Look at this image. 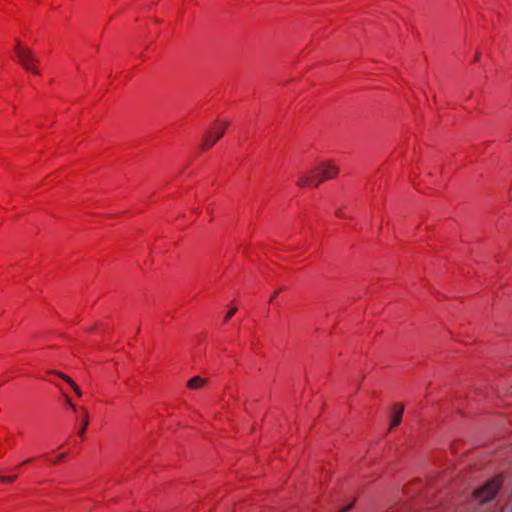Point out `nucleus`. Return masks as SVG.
<instances>
[{
  "label": "nucleus",
  "mask_w": 512,
  "mask_h": 512,
  "mask_svg": "<svg viewBox=\"0 0 512 512\" xmlns=\"http://www.w3.org/2000/svg\"><path fill=\"white\" fill-rule=\"evenodd\" d=\"M339 173V168L331 161L320 163L315 170L307 175H302L297 185L299 187L318 186L325 180L334 179Z\"/></svg>",
  "instance_id": "obj_1"
},
{
  "label": "nucleus",
  "mask_w": 512,
  "mask_h": 512,
  "mask_svg": "<svg viewBox=\"0 0 512 512\" xmlns=\"http://www.w3.org/2000/svg\"><path fill=\"white\" fill-rule=\"evenodd\" d=\"M15 52L20 64L25 70L37 75L40 74L38 68L35 65V63L38 62V58L29 48L22 47L21 43L18 41L15 47Z\"/></svg>",
  "instance_id": "obj_2"
},
{
  "label": "nucleus",
  "mask_w": 512,
  "mask_h": 512,
  "mask_svg": "<svg viewBox=\"0 0 512 512\" xmlns=\"http://www.w3.org/2000/svg\"><path fill=\"white\" fill-rule=\"evenodd\" d=\"M228 122L217 121L213 127L205 134L201 148L204 150L210 149L225 133L228 127Z\"/></svg>",
  "instance_id": "obj_3"
},
{
  "label": "nucleus",
  "mask_w": 512,
  "mask_h": 512,
  "mask_svg": "<svg viewBox=\"0 0 512 512\" xmlns=\"http://www.w3.org/2000/svg\"><path fill=\"white\" fill-rule=\"evenodd\" d=\"M500 489V483L498 480L493 479L488 482L483 488L475 493V497L480 498L481 502H488L494 498Z\"/></svg>",
  "instance_id": "obj_4"
},
{
  "label": "nucleus",
  "mask_w": 512,
  "mask_h": 512,
  "mask_svg": "<svg viewBox=\"0 0 512 512\" xmlns=\"http://www.w3.org/2000/svg\"><path fill=\"white\" fill-rule=\"evenodd\" d=\"M393 411H394V416H393V420L391 422L390 428L396 427L401 423L402 415L404 412V406L402 404H395L393 407Z\"/></svg>",
  "instance_id": "obj_5"
},
{
  "label": "nucleus",
  "mask_w": 512,
  "mask_h": 512,
  "mask_svg": "<svg viewBox=\"0 0 512 512\" xmlns=\"http://www.w3.org/2000/svg\"><path fill=\"white\" fill-rule=\"evenodd\" d=\"M207 380L204 378H201L200 376L192 377L188 382L187 386L190 389H201L205 386Z\"/></svg>",
  "instance_id": "obj_6"
},
{
  "label": "nucleus",
  "mask_w": 512,
  "mask_h": 512,
  "mask_svg": "<svg viewBox=\"0 0 512 512\" xmlns=\"http://www.w3.org/2000/svg\"><path fill=\"white\" fill-rule=\"evenodd\" d=\"M80 411L82 413V420H81V427L79 429L78 434L80 436H83L85 431H86V429H87L88 423H89V415H88L87 409L84 408V407H81Z\"/></svg>",
  "instance_id": "obj_7"
},
{
  "label": "nucleus",
  "mask_w": 512,
  "mask_h": 512,
  "mask_svg": "<svg viewBox=\"0 0 512 512\" xmlns=\"http://www.w3.org/2000/svg\"><path fill=\"white\" fill-rule=\"evenodd\" d=\"M17 479V475L0 476V481L4 483H12Z\"/></svg>",
  "instance_id": "obj_8"
},
{
  "label": "nucleus",
  "mask_w": 512,
  "mask_h": 512,
  "mask_svg": "<svg viewBox=\"0 0 512 512\" xmlns=\"http://www.w3.org/2000/svg\"><path fill=\"white\" fill-rule=\"evenodd\" d=\"M17 479V475L0 476V481L4 483H12Z\"/></svg>",
  "instance_id": "obj_9"
},
{
  "label": "nucleus",
  "mask_w": 512,
  "mask_h": 512,
  "mask_svg": "<svg viewBox=\"0 0 512 512\" xmlns=\"http://www.w3.org/2000/svg\"><path fill=\"white\" fill-rule=\"evenodd\" d=\"M59 377H61L66 383H68L70 386H74L75 382L67 375L63 373H56Z\"/></svg>",
  "instance_id": "obj_10"
},
{
  "label": "nucleus",
  "mask_w": 512,
  "mask_h": 512,
  "mask_svg": "<svg viewBox=\"0 0 512 512\" xmlns=\"http://www.w3.org/2000/svg\"><path fill=\"white\" fill-rule=\"evenodd\" d=\"M237 311V308H231L225 316V321H228Z\"/></svg>",
  "instance_id": "obj_11"
},
{
  "label": "nucleus",
  "mask_w": 512,
  "mask_h": 512,
  "mask_svg": "<svg viewBox=\"0 0 512 512\" xmlns=\"http://www.w3.org/2000/svg\"><path fill=\"white\" fill-rule=\"evenodd\" d=\"M65 402L67 403L68 406L72 408L74 412L77 411L76 406L72 403L71 399L68 396H65Z\"/></svg>",
  "instance_id": "obj_12"
},
{
  "label": "nucleus",
  "mask_w": 512,
  "mask_h": 512,
  "mask_svg": "<svg viewBox=\"0 0 512 512\" xmlns=\"http://www.w3.org/2000/svg\"><path fill=\"white\" fill-rule=\"evenodd\" d=\"M335 215L337 217H340V218H346L347 216L345 215V213L343 212V209L342 208H338L336 211H335Z\"/></svg>",
  "instance_id": "obj_13"
},
{
  "label": "nucleus",
  "mask_w": 512,
  "mask_h": 512,
  "mask_svg": "<svg viewBox=\"0 0 512 512\" xmlns=\"http://www.w3.org/2000/svg\"><path fill=\"white\" fill-rule=\"evenodd\" d=\"M71 387L73 388V390L75 391L77 396L80 397L82 395V392H81L80 388L76 384H74V386H71Z\"/></svg>",
  "instance_id": "obj_14"
},
{
  "label": "nucleus",
  "mask_w": 512,
  "mask_h": 512,
  "mask_svg": "<svg viewBox=\"0 0 512 512\" xmlns=\"http://www.w3.org/2000/svg\"><path fill=\"white\" fill-rule=\"evenodd\" d=\"M65 458V454H60L57 456V458L54 460V463H58L60 461H62L63 459Z\"/></svg>",
  "instance_id": "obj_15"
},
{
  "label": "nucleus",
  "mask_w": 512,
  "mask_h": 512,
  "mask_svg": "<svg viewBox=\"0 0 512 512\" xmlns=\"http://www.w3.org/2000/svg\"><path fill=\"white\" fill-rule=\"evenodd\" d=\"M277 294H278V291H276L274 294H272L270 301H272L277 296Z\"/></svg>",
  "instance_id": "obj_16"
},
{
  "label": "nucleus",
  "mask_w": 512,
  "mask_h": 512,
  "mask_svg": "<svg viewBox=\"0 0 512 512\" xmlns=\"http://www.w3.org/2000/svg\"><path fill=\"white\" fill-rule=\"evenodd\" d=\"M349 508H350V506H348V507H346V508H343L341 511H342V512H345V511H347Z\"/></svg>",
  "instance_id": "obj_17"
},
{
  "label": "nucleus",
  "mask_w": 512,
  "mask_h": 512,
  "mask_svg": "<svg viewBox=\"0 0 512 512\" xmlns=\"http://www.w3.org/2000/svg\"><path fill=\"white\" fill-rule=\"evenodd\" d=\"M30 461H31V459H27V460H25L22 464L28 463V462H30Z\"/></svg>",
  "instance_id": "obj_18"
}]
</instances>
